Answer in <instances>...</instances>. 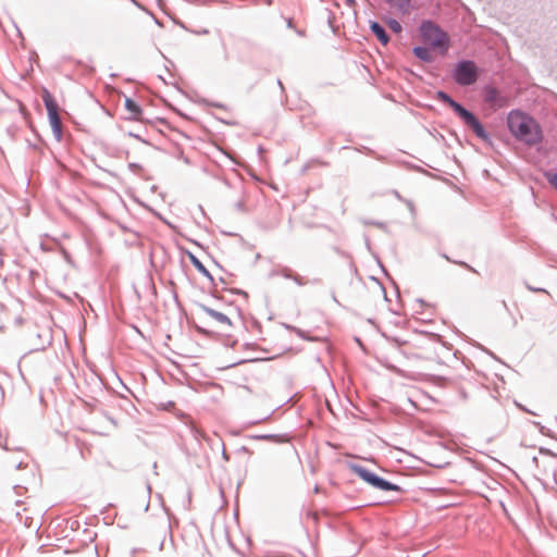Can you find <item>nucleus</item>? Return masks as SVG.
<instances>
[{
  "label": "nucleus",
  "instance_id": "obj_16",
  "mask_svg": "<svg viewBox=\"0 0 557 557\" xmlns=\"http://www.w3.org/2000/svg\"><path fill=\"white\" fill-rule=\"evenodd\" d=\"M497 97H498V91L496 88L492 87L486 90V95H485L486 101L494 102V101H496Z\"/></svg>",
  "mask_w": 557,
  "mask_h": 557
},
{
  "label": "nucleus",
  "instance_id": "obj_28",
  "mask_svg": "<svg viewBox=\"0 0 557 557\" xmlns=\"http://www.w3.org/2000/svg\"><path fill=\"white\" fill-rule=\"evenodd\" d=\"M443 257H444L446 260L450 261V259L447 257V255H443Z\"/></svg>",
  "mask_w": 557,
  "mask_h": 557
},
{
  "label": "nucleus",
  "instance_id": "obj_15",
  "mask_svg": "<svg viewBox=\"0 0 557 557\" xmlns=\"http://www.w3.org/2000/svg\"><path fill=\"white\" fill-rule=\"evenodd\" d=\"M281 275L284 278L292 280L294 272L288 268H282L281 270L273 271L271 275Z\"/></svg>",
  "mask_w": 557,
  "mask_h": 557
},
{
  "label": "nucleus",
  "instance_id": "obj_10",
  "mask_svg": "<svg viewBox=\"0 0 557 557\" xmlns=\"http://www.w3.org/2000/svg\"><path fill=\"white\" fill-rule=\"evenodd\" d=\"M189 260L191 264L195 267V269L200 272L203 276H206L212 286H215L214 278L209 272V270L202 264V262L193 253H189Z\"/></svg>",
  "mask_w": 557,
  "mask_h": 557
},
{
  "label": "nucleus",
  "instance_id": "obj_20",
  "mask_svg": "<svg viewBox=\"0 0 557 557\" xmlns=\"http://www.w3.org/2000/svg\"><path fill=\"white\" fill-rule=\"evenodd\" d=\"M364 224L367 225H374L381 230H386V224L383 222H375V221H364Z\"/></svg>",
  "mask_w": 557,
  "mask_h": 557
},
{
  "label": "nucleus",
  "instance_id": "obj_6",
  "mask_svg": "<svg viewBox=\"0 0 557 557\" xmlns=\"http://www.w3.org/2000/svg\"><path fill=\"white\" fill-rule=\"evenodd\" d=\"M455 82L460 86H469L478 79V69L473 61L462 60L459 61L453 73Z\"/></svg>",
  "mask_w": 557,
  "mask_h": 557
},
{
  "label": "nucleus",
  "instance_id": "obj_13",
  "mask_svg": "<svg viewBox=\"0 0 557 557\" xmlns=\"http://www.w3.org/2000/svg\"><path fill=\"white\" fill-rule=\"evenodd\" d=\"M413 54L424 62L433 61V55L431 54L430 50L426 47H414Z\"/></svg>",
  "mask_w": 557,
  "mask_h": 557
},
{
  "label": "nucleus",
  "instance_id": "obj_5",
  "mask_svg": "<svg viewBox=\"0 0 557 557\" xmlns=\"http://www.w3.org/2000/svg\"><path fill=\"white\" fill-rule=\"evenodd\" d=\"M42 101L47 109L48 119L52 128L54 138L60 141L62 139V122L59 115V106L53 96L45 89L42 92Z\"/></svg>",
  "mask_w": 557,
  "mask_h": 557
},
{
  "label": "nucleus",
  "instance_id": "obj_30",
  "mask_svg": "<svg viewBox=\"0 0 557 557\" xmlns=\"http://www.w3.org/2000/svg\"><path fill=\"white\" fill-rule=\"evenodd\" d=\"M531 289H532V290H534L533 288H531ZM536 290H537V292H542L543 289H541V288H537Z\"/></svg>",
  "mask_w": 557,
  "mask_h": 557
},
{
  "label": "nucleus",
  "instance_id": "obj_4",
  "mask_svg": "<svg viewBox=\"0 0 557 557\" xmlns=\"http://www.w3.org/2000/svg\"><path fill=\"white\" fill-rule=\"evenodd\" d=\"M349 469L356 473L360 479H362L364 482L373 486L374 488L381 490V491H399V486L396 484H393L388 481H385L384 479L377 476L375 473H373L368 468L358 465V463H349Z\"/></svg>",
  "mask_w": 557,
  "mask_h": 557
},
{
  "label": "nucleus",
  "instance_id": "obj_1",
  "mask_svg": "<svg viewBox=\"0 0 557 557\" xmlns=\"http://www.w3.org/2000/svg\"><path fill=\"white\" fill-rule=\"evenodd\" d=\"M507 125L511 135L528 146H535L543 139L540 124L532 116L519 110L508 113Z\"/></svg>",
  "mask_w": 557,
  "mask_h": 557
},
{
  "label": "nucleus",
  "instance_id": "obj_24",
  "mask_svg": "<svg viewBox=\"0 0 557 557\" xmlns=\"http://www.w3.org/2000/svg\"><path fill=\"white\" fill-rule=\"evenodd\" d=\"M345 1H346V4H347L348 7H352V5H355V3H356V0H345Z\"/></svg>",
  "mask_w": 557,
  "mask_h": 557
},
{
  "label": "nucleus",
  "instance_id": "obj_23",
  "mask_svg": "<svg viewBox=\"0 0 557 557\" xmlns=\"http://www.w3.org/2000/svg\"><path fill=\"white\" fill-rule=\"evenodd\" d=\"M459 264L465 267L469 271L475 272V270L471 265L467 264L466 262H459Z\"/></svg>",
  "mask_w": 557,
  "mask_h": 557
},
{
  "label": "nucleus",
  "instance_id": "obj_22",
  "mask_svg": "<svg viewBox=\"0 0 557 557\" xmlns=\"http://www.w3.org/2000/svg\"><path fill=\"white\" fill-rule=\"evenodd\" d=\"M128 168L131 169V171L133 172H137V171H140L143 168L140 164L138 163H129L128 164Z\"/></svg>",
  "mask_w": 557,
  "mask_h": 557
},
{
  "label": "nucleus",
  "instance_id": "obj_29",
  "mask_svg": "<svg viewBox=\"0 0 557 557\" xmlns=\"http://www.w3.org/2000/svg\"><path fill=\"white\" fill-rule=\"evenodd\" d=\"M392 370L398 372V370L396 369V367H391Z\"/></svg>",
  "mask_w": 557,
  "mask_h": 557
},
{
  "label": "nucleus",
  "instance_id": "obj_27",
  "mask_svg": "<svg viewBox=\"0 0 557 557\" xmlns=\"http://www.w3.org/2000/svg\"><path fill=\"white\" fill-rule=\"evenodd\" d=\"M394 195H395V197H397L398 199H400V195L398 194V191H394Z\"/></svg>",
  "mask_w": 557,
  "mask_h": 557
},
{
  "label": "nucleus",
  "instance_id": "obj_25",
  "mask_svg": "<svg viewBox=\"0 0 557 557\" xmlns=\"http://www.w3.org/2000/svg\"><path fill=\"white\" fill-rule=\"evenodd\" d=\"M539 453H541V454H544V453H552V450H549V449H547V448H543V447H541Z\"/></svg>",
  "mask_w": 557,
  "mask_h": 557
},
{
  "label": "nucleus",
  "instance_id": "obj_3",
  "mask_svg": "<svg viewBox=\"0 0 557 557\" xmlns=\"http://www.w3.org/2000/svg\"><path fill=\"white\" fill-rule=\"evenodd\" d=\"M349 469L356 473L360 479H362L364 482L373 486L374 488L381 490V491H399V486L396 484H393L388 481H385L384 479L377 476L375 473H373L368 468L358 465V463H349Z\"/></svg>",
  "mask_w": 557,
  "mask_h": 557
},
{
  "label": "nucleus",
  "instance_id": "obj_9",
  "mask_svg": "<svg viewBox=\"0 0 557 557\" xmlns=\"http://www.w3.org/2000/svg\"><path fill=\"white\" fill-rule=\"evenodd\" d=\"M370 29L381 41L382 45H387V42L389 41V37L385 28L380 23L375 21H370Z\"/></svg>",
  "mask_w": 557,
  "mask_h": 557
},
{
  "label": "nucleus",
  "instance_id": "obj_12",
  "mask_svg": "<svg viewBox=\"0 0 557 557\" xmlns=\"http://www.w3.org/2000/svg\"><path fill=\"white\" fill-rule=\"evenodd\" d=\"M428 457L429 458H426V459H421V461L430 467H433L436 469H442V468L446 467L447 465H449V461L444 460L443 458H441L437 455H428Z\"/></svg>",
  "mask_w": 557,
  "mask_h": 557
},
{
  "label": "nucleus",
  "instance_id": "obj_11",
  "mask_svg": "<svg viewBox=\"0 0 557 557\" xmlns=\"http://www.w3.org/2000/svg\"><path fill=\"white\" fill-rule=\"evenodd\" d=\"M125 109L129 112V119L137 120L143 110L140 106L131 98L125 99Z\"/></svg>",
  "mask_w": 557,
  "mask_h": 557
},
{
  "label": "nucleus",
  "instance_id": "obj_14",
  "mask_svg": "<svg viewBox=\"0 0 557 557\" xmlns=\"http://www.w3.org/2000/svg\"><path fill=\"white\" fill-rule=\"evenodd\" d=\"M389 7L395 8L401 12H407L409 9L410 0H384Z\"/></svg>",
  "mask_w": 557,
  "mask_h": 557
},
{
  "label": "nucleus",
  "instance_id": "obj_7",
  "mask_svg": "<svg viewBox=\"0 0 557 557\" xmlns=\"http://www.w3.org/2000/svg\"><path fill=\"white\" fill-rule=\"evenodd\" d=\"M420 34L423 40L434 48L442 47L446 40V34L432 21L421 23Z\"/></svg>",
  "mask_w": 557,
  "mask_h": 557
},
{
  "label": "nucleus",
  "instance_id": "obj_2",
  "mask_svg": "<svg viewBox=\"0 0 557 557\" xmlns=\"http://www.w3.org/2000/svg\"><path fill=\"white\" fill-rule=\"evenodd\" d=\"M436 98L442 102L448 104L454 110V112L463 121V123L474 132L476 137L484 141L490 139L488 133L485 131L481 122L471 111L467 110L463 106L454 100L447 92L443 90H438L436 92Z\"/></svg>",
  "mask_w": 557,
  "mask_h": 557
},
{
  "label": "nucleus",
  "instance_id": "obj_18",
  "mask_svg": "<svg viewBox=\"0 0 557 557\" xmlns=\"http://www.w3.org/2000/svg\"><path fill=\"white\" fill-rule=\"evenodd\" d=\"M388 26H389L391 30L394 33H400L403 29L400 23L394 18H391L388 21Z\"/></svg>",
  "mask_w": 557,
  "mask_h": 557
},
{
  "label": "nucleus",
  "instance_id": "obj_17",
  "mask_svg": "<svg viewBox=\"0 0 557 557\" xmlns=\"http://www.w3.org/2000/svg\"><path fill=\"white\" fill-rule=\"evenodd\" d=\"M547 182L557 190V173L546 172Z\"/></svg>",
  "mask_w": 557,
  "mask_h": 557
},
{
  "label": "nucleus",
  "instance_id": "obj_26",
  "mask_svg": "<svg viewBox=\"0 0 557 557\" xmlns=\"http://www.w3.org/2000/svg\"><path fill=\"white\" fill-rule=\"evenodd\" d=\"M277 84H278V87H281V89L283 90L284 87H283V84H282V82L280 79L277 81Z\"/></svg>",
  "mask_w": 557,
  "mask_h": 557
},
{
  "label": "nucleus",
  "instance_id": "obj_8",
  "mask_svg": "<svg viewBox=\"0 0 557 557\" xmlns=\"http://www.w3.org/2000/svg\"><path fill=\"white\" fill-rule=\"evenodd\" d=\"M199 308L202 312H205L210 318L214 319L218 323L227 325V326L232 325L231 319L226 314H224L220 311H216L206 305H199Z\"/></svg>",
  "mask_w": 557,
  "mask_h": 557
},
{
  "label": "nucleus",
  "instance_id": "obj_21",
  "mask_svg": "<svg viewBox=\"0 0 557 557\" xmlns=\"http://www.w3.org/2000/svg\"><path fill=\"white\" fill-rule=\"evenodd\" d=\"M212 449H221L222 453H225V446L220 438H216L214 446H212Z\"/></svg>",
  "mask_w": 557,
  "mask_h": 557
},
{
  "label": "nucleus",
  "instance_id": "obj_19",
  "mask_svg": "<svg viewBox=\"0 0 557 557\" xmlns=\"http://www.w3.org/2000/svg\"><path fill=\"white\" fill-rule=\"evenodd\" d=\"M292 281L295 282L298 286H304L307 284V281L296 273L293 274Z\"/></svg>",
  "mask_w": 557,
  "mask_h": 557
}]
</instances>
